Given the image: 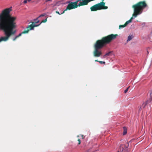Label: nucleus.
<instances>
[{"instance_id": "nucleus-1", "label": "nucleus", "mask_w": 152, "mask_h": 152, "mask_svg": "<svg viewBox=\"0 0 152 152\" xmlns=\"http://www.w3.org/2000/svg\"><path fill=\"white\" fill-rule=\"evenodd\" d=\"M12 7L4 9L0 14V31H3L5 36L0 38V42L7 41L12 36L14 35L16 31V17H13L10 14Z\"/></svg>"}, {"instance_id": "nucleus-2", "label": "nucleus", "mask_w": 152, "mask_h": 152, "mask_svg": "<svg viewBox=\"0 0 152 152\" xmlns=\"http://www.w3.org/2000/svg\"><path fill=\"white\" fill-rule=\"evenodd\" d=\"M117 34H111L102 37L101 39L97 40L94 45V50L93 54L94 56L99 57L102 54L100 50L105 45L111 42L116 38Z\"/></svg>"}, {"instance_id": "nucleus-3", "label": "nucleus", "mask_w": 152, "mask_h": 152, "mask_svg": "<svg viewBox=\"0 0 152 152\" xmlns=\"http://www.w3.org/2000/svg\"><path fill=\"white\" fill-rule=\"evenodd\" d=\"M147 6V4L144 1H140L132 6L134 9V13L132 16L136 18L138 15L141 14L143 10Z\"/></svg>"}, {"instance_id": "nucleus-4", "label": "nucleus", "mask_w": 152, "mask_h": 152, "mask_svg": "<svg viewBox=\"0 0 152 152\" xmlns=\"http://www.w3.org/2000/svg\"><path fill=\"white\" fill-rule=\"evenodd\" d=\"M82 2H79L78 5L77 4L76 2H71L70 1H67L66 3L69 4L67 5L65 10H69L73 9H75L77 8L78 7H80L81 6L86 5L87 4L88 0H84L82 1Z\"/></svg>"}, {"instance_id": "nucleus-5", "label": "nucleus", "mask_w": 152, "mask_h": 152, "mask_svg": "<svg viewBox=\"0 0 152 152\" xmlns=\"http://www.w3.org/2000/svg\"><path fill=\"white\" fill-rule=\"evenodd\" d=\"M105 3L102 1L91 6L90 8L91 11H96L98 10L107 9L108 7L107 6H105Z\"/></svg>"}, {"instance_id": "nucleus-6", "label": "nucleus", "mask_w": 152, "mask_h": 152, "mask_svg": "<svg viewBox=\"0 0 152 152\" xmlns=\"http://www.w3.org/2000/svg\"><path fill=\"white\" fill-rule=\"evenodd\" d=\"M33 28V27H32L31 26H28L26 28V30H24L21 33L19 34L18 35L16 36L13 39V41H15L20 36L23 34H27L28 33L30 30H31V29H32Z\"/></svg>"}, {"instance_id": "nucleus-7", "label": "nucleus", "mask_w": 152, "mask_h": 152, "mask_svg": "<svg viewBox=\"0 0 152 152\" xmlns=\"http://www.w3.org/2000/svg\"><path fill=\"white\" fill-rule=\"evenodd\" d=\"M47 21V18L45 19V20H43L41 22L40 24H37L39 22V20H37V21H34L33 22H31L32 24L29 26H31L32 27H33L32 29L31 30H33L34 29V28L35 27H37L39 26L42 23H45Z\"/></svg>"}, {"instance_id": "nucleus-8", "label": "nucleus", "mask_w": 152, "mask_h": 152, "mask_svg": "<svg viewBox=\"0 0 152 152\" xmlns=\"http://www.w3.org/2000/svg\"><path fill=\"white\" fill-rule=\"evenodd\" d=\"M129 143H127V145L124 144L121 145L120 146L118 152H126L127 151V148L129 146Z\"/></svg>"}, {"instance_id": "nucleus-9", "label": "nucleus", "mask_w": 152, "mask_h": 152, "mask_svg": "<svg viewBox=\"0 0 152 152\" xmlns=\"http://www.w3.org/2000/svg\"><path fill=\"white\" fill-rule=\"evenodd\" d=\"M133 19V16L128 21H127L124 25H120L119 26V28H124L129 23H131L132 22V20Z\"/></svg>"}, {"instance_id": "nucleus-10", "label": "nucleus", "mask_w": 152, "mask_h": 152, "mask_svg": "<svg viewBox=\"0 0 152 152\" xmlns=\"http://www.w3.org/2000/svg\"><path fill=\"white\" fill-rule=\"evenodd\" d=\"M133 37L132 35H130L128 37V39L127 41L128 42L130 41L133 38Z\"/></svg>"}, {"instance_id": "nucleus-11", "label": "nucleus", "mask_w": 152, "mask_h": 152, "mask_svg": "<svg viewBox=\"0 0 152 152\" xmlns=\"http://www.w3.org/2000/svg\"><path fill=\"white\" fill-rule=\"evenodd\" d=\"M147 104H148L147 101L144 102H143V103L142 105V106H141V107L143 108H145V106H146V105Z\"/></svg>"}, {"instance_id": "nucleus-12", "label": "nucleus", "mask_w": 152, "mask_h": 152, "mask_svg": "<svg viewBox=\"0 0 152 152\" xmlns=\"http://www.w3.org/2000/svg\"><path fill=\"white\" fill-rule=\"evenodd\" d=\"M123 128L124 129L123 134L124 135L127 133V128L126 127H124Z\"/></svg>"}, {"instance_id": "nucleus-13", "label": "nucleus", "mask_w": 152, "mask_h": 152, "mask_svg": "<svg viewBox=\"0 0 152 152\" xmlns=\"http://www.w3.org/2000/svg\"><path fill=\"white\" fill-rule=\"evenodd\" d=\"M45 15H46L45 14H41V15H39L37 18L34 19V21H37V20H38V19L39 18L42 17L44 16Z\"/></svg>"}, {"instance_id": "nucleus-14", "label": "nucleus", "mask_w": 152, "mask_h": 152, "mask_svg": "<svg viewBox=\"0 0 152 152\" xmlns=\"http://www.w3.org/2000/svg\"><path fill=\"white\" fill-rule=\"evenodd\" d=\"M111 53V52L110 51V52H109L108 53H106L105 54V55L104 56V57H105V56H110V53Z\"/></svg>"}, {"instance_id": "nucleus-15", "label": "nucleus", "mask_w": 152, "mask_h": 152, "mask_svg": "<svg viewBox=\"0 0 152 152\" xmlns=\"http://www.w3.org/2000/svg\"><path fill=\"white\" fill-rule=\"evenodd\" d=\"M130 88V86H129L125 91L124 92L125 93H126L128 91L129 88Z\"/></svg>"}, {"instance_id": "nucleus-16", "label": "nucleus", "mask_w": 152, "mask_h": 152, "mask_svg": "<svg viewBox=\"0 0 152 152\" xmlns=\"http://www.w3.org/2000/svg\"><path fill=\"white\" fill-rule=\"evenodd\" d=\"M99 62L101 64H105V62L104 61H99Z\"/></svg>"}, {"instance_id": "nucleus-17", "label": "nucleus", "mask_w": 152, "mask_h": 152, "mask_svg": "<svg viewBox=\"0 0 152 152\" xmlns=\"http://www.w3.org/2000/svg\"><path fill=\"white\" fill-rule=\"evenodd\" d=\"M41 1H43V0H37L36 1V3H39Z\"/></svg>"}, {"instance_id": "nucleus-18", "label": "nucleus", "mask_w": 152, "mask_h": 152, "mask_svg": "<svg viewBox=\"0 0 152 152\" xmlns=\"http://www.w3.org/2000/svg\"><path fill=\"white\" fill-rule=\"evenodd\" d=\"M77 140L78 141V144L79 145L81 143V141H80V139H78Z\"/></svg>"}, {"instance_id": "nucleus-19", "label": "nucleus", "mask_w": 152, "mask_h": 152, "mask_svg": "<svg viewBox=\"0 0 152 152\" xmlns=\"http://www.w3.org/2000/svg\"><path fill=\"white\" fill-rule=\"evenodd\" d=\"M52 0H43V1H45V2H47L49 1H51Z\"/></svg>"}, {"instance_id": "nucleus-20", "label": "nucleus", "mask_w": 152, "mask_h": 152, "mask_svg": "<svg viewBox=\"0 0 152 152\" xmlns=\"http://www.w3.org/2000/svg\"><path fill=\"white\" fill-rule=\"evenodd\" d=\"M27 0H24L23 1V3L25 4H26L27 3Z\"/></svg>"}, {"instance_id": "nucleus-21", "label": "nucleus", "mask_w": 152, "mask_h": 152, "mask_svg": "<svg viewBox=\"0 0 152 152\" xmlns=\"http://www.w3.org/2000/svg\"><path fill=\"white\" fill-rule=\"evenodd\" d=\"M56 13L57 14H59V15H61V14H60L59 12L58 11H56Z\"/></svg>"}, {"instance_id": "nucleus-22", "label": "nucleus", "mask_w": 152, "mask_h": 152, "mask_svg": "<svg viewBox=\"0 0 152 152\" xmlns=\"http://www.w3.org/2000/svg\"><path fill=\"white\" fill-rule=\"evenodd\" d=\"M66 10V9L62 13H61V15L62 14H64L65 12V11H67V10Z\"/></svg>"}, {"instance_id": "nucleus-23", "label": "nucleus", "mask_w": 152, "mask_h": 152, "mask_svg": "<svg viewBox=\"0 0 152 152\" xmlns=\"http://www.w3.org/2000/svg\"><path fill=\"white\" fill-rule=\"evenodd\" d=\"M95 61H96V62H99V61H98V60H95Z\"/></svg>"}, {"instance_id": "nucleus-24", "label": "nucleus", "mask_w": 152, "mask_h": 152, "mask_svg": "<svg viewBox=\"0 0 152 152\" xmlns=\"http://www.w3.org/2000/svg\"><path fill=\"white\" fill-rule=\"evenodd\" d=\"M43 1V2H44V3H43V4H45V3H46V2H45V1Z\"/></svg>"}, {"instance_id": "nucleus-25", "label": "nucleus", "mask_w": 152, "mask_h": 152, "mask_svg": "<svg viewBox=\"0 0 152 152\" xmlns=\"http://www.w3.org/2000/svg\"><path fill=\"white\" fill-rule=\"evenodd\" d=\"M31 0H27V1L28 2H30V1H31Z\"/></svg>"}, {"instance_id": "nucleus-26", "label": "nucleus", "mask_w": 152, "mask_h": 152, "mask_svg": "<svg viewBox=\"0 0 152 152\" xmlns=\"http://www.w3.org/2000/svg\"><path fill=\"white\" fill-rule=\"evenodd\" d=\"M82 138H83H83H84V137H83V135H82Z\"/></svg>"}, {"instance_id": "nucleus-27", "label": "nucleus", "mask_w": 152, "mask_h": 152, "mask_svg": "<svg viewBox=\"0 0 152 152\" xmlns=\"http://www.w3.org/2000/svg\"><path fill=\"white\" fill-rule=\"evenodd\" d=\"M34 2V1H32V3Z\"/></svg>"}]
</instances>
